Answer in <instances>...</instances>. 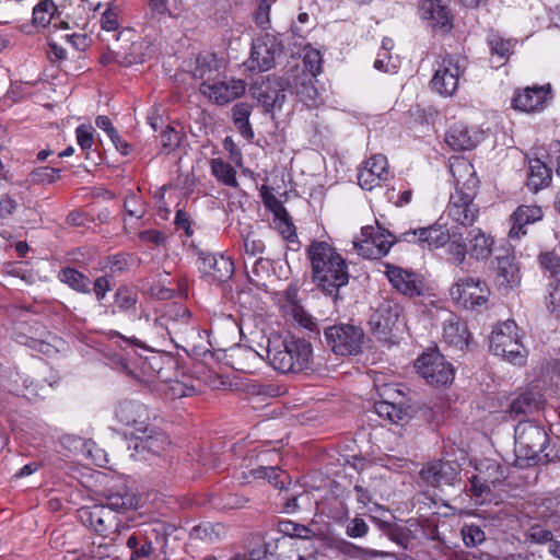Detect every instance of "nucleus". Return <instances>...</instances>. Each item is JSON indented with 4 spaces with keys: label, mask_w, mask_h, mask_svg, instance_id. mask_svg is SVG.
<instances>
[{
    "label": "nucleus",
    "mask_w": 560,
    "mask_h": 560,
    "mask_svg": "<svg viewBox=\"0 0 560 560\" xmlns=\"http://www.w3.org/2000/svg\"><path fill=\"white\" fill-rule=\"evenodd\" d=\"M160 138L162 150L170 153L179 145L182 141V133L173 127L166 126V128L161 132Z\"/></svg>",
    "instance_id": "50"
},
{
    "label": "nucleus",
    "mask_w": 560,
    "mask_h": 560,
    "mask_svg": "<svg viewBox=\"0 0 560 560\" xmlns=\"http://www.w3.org/2000/svg\"><path fill=\"white\" fill-rule=\"evenodd\" d=\"M211 173L219 182L226 186L237 187L238 185L236 171L230 163L221 159H213L211 161Z\"/></svg>",
    "instance_id": "42"
},
{
    "label": "nucleus",
    "mask_w": 560,
    "mask_h": 560,
    "mask_svg": "<svg viewBox=\"0 0 560 560\" xmlns=\"http://www.w3.org/2000/svg\"><path fill=\"white\" fill-rule=\"evenodd\" d=\"M60 170L55 167H37L27 175L31 185L51 184L59 178Z\"/></svg>",
    "instance_id": "43"
},
{
    "label": "nucleus",
    "mask_w": 560,
    "mask_h": 560,
    "mask_svg": "<svg viewBox=\"0 0 560 560\" xmlns=\"http://www.w3.org/2000/svg\"><path fill=\"white\" fill-rule=\"evenodd\" d=\"M460 466L456 462H434L420 470L421 478L430 486L441 488L459 481Z\"/></svg>",
    "instance_id": "16"
},
{
    "label": "nucleus",
    "mask_w": 560,
    "mask_h": 560,
    "mask_svg": "<svg viewBox=\"0 0 560 560\" xmlns=\"http://www.w3.org/2000/svg\"><path fill=\"white\" fill-rule=\"evenodd\" d=\"M112 290L110 278L107 276H102L95 279L93 291L97 301H103L107 294Z\"/></svg>",
    "instance_id": "62"
},
{
    "label": "nucleus",
    "mask_w": 560,
    "mask_h": 560,
    "mask_svg": "<svg viewBox=\"0 0 560 560\" xmlns=\"http://www.w3.org/2000/svg\"><path fill=\"white\" fill-rule=\"evenodd\" d=\"M402 314V306L394 300L383 301L370 318L374 334L380 338H387L397 326Z\"/></svg>",
    "instance_id": "14"
},
{
    "label": "nucleus",
    "mask_w": 560,
    "mask_h": 560,
    "mask_svg": "<svg viewBox=\"0 0 560 560\" xmlns=\"http://www.w3.org/2000/svg\"><path fill=\"white\" fill-rule=\"evenodd\" d=\"M315 75L312 72L301 71L288 82V86L296 93L300 100L306 104L315 102L318 92L314 85Z\"/></svg>",
    "instance_id": "32"
},
{
    "label": "nucleus",
    "mask_w": 560,
    "mask_h": 560,
    "mask_svg": "<svg viewBox=\"0 0 560 560\" xmlns=\"http://www.w3.org/2000/svg\"><path fill=\"white\" fill-rule=\"evenodd\" d=\"M369 526L361 517H354L347 523L346 534L351 538H360L368 534Z\"/></svg>",
    "instance_id": "57"
},
{
    "label": "nucleus",
    "mask_w": 560,
    "mask_h": 560,
    "mask_svg": "<svg viewBox=\"0 0 560 560\" xmlns=\"http://www.w3.org/2000/svg\"><path fill=\"white\" fill-rule=\"evenodd\" d=\"M222 68V59L214 54H205L197 57L191 73L195 79L201 80V83H212L220 78Z\"/></svg>",
    "instance_id": "27"
},
{
    "label": "nucleus",
    "mask_w": 560,
    "mask_h": 560,
    "mask_svg": "<svg viewBox=\"0 0 560 560\" xmlns=\"http://www.w3.org/2000/svg\"><path fill=\"white\" fill-rule=\"evenodd\" d=\"M514 260L515 257L510 254L497 257V276L500 285L512 287L518 282V266Z\"/></svg>",
    "instance_id": "33"
},
{
    "label": "nucleus",
    "mask_w": 560,
    "mask_h": 560,
    "mask_svg": "<svg viewBox=\"0 0 560 560\" xmlns=\"http://www.w3.org/2000/svg\"><path fill=\"white\" fill-rule=\"evenodd\" d=\"M276 224L283 238L291 243H299L294 224L290 221L289 214L284 208L276 213Z\"/></svg>",
    "instance_id": "45"
},
{
    "label": "nucleus",
    "mask_w": 560,
    "mask_h": 560,
    "mask_svg": "<svg viewBox=\"0 0 560 560\" xmlns=\"http://www.w3.org/2000/svg\"><path fill=\"white\" fill-rule=\"evenodd\" d=\"M375 411L381 418L400 425L408 423L411 419L408 408H404L400 405L387 400L376 402Z\"/></svg>",
    "instance_id": "35"
},
{
    "label": "nucleus",
    "mask_w": 560,
    "mask_h": 560,
    "mask_svg": "<svg viewBox=\"0 0 560 560\" xmlns=\"http://www.w3.org/2000/svg\"><path fill=\"white\" fill-rule=\"evenodd\" d=\"M80 517L85 526L91 527L96 533L107 536L110 532H116L118 522L105 505H94L91 509L80 510Z\"/></svg>",
    "instance_id": "20"
},
{
    "label": "nucleus",
    "mask_w": 560,
    "mask_h": 560,
    "mask_svg": "<svg viewBox=\"0 0 560 560\" xmlns=\"http://www.w3.org/2000/svg\"><path fill=\"white\" fill-rule=\"evenodd\" d=\"M102 505L108 508L110 513H121L135 508L137 505V498L128 491L113 492L112 490H107L105 502Z\"/></svg>",
    "instance_id": "38"
},
{
    "label": "nucleus",
    "mask_w": 560,
    "mask_h": 560,
    "mask_svg": "<svg viewBox=\"0 0 560 560\" xmlns=\"http://www.w3.org/2000/svg\"><path fill=\"white\" fill-rule=\"evenodd\" d=\"M463 541L467 547H477L485 541L486 535L480 526L470 524L462 528Z\"/></svg>",
    "instance_id": "47"
},
{
    "label": "nucleus",
    "mask_w": 560,
    "mask_h": 560,
    "mask_svg": "<svg viewBox=\"0 0 560 560\" xmlns=\"http://www.w3.org/2000/svg\"><path fill=\"white\" fill-rule=\"evenodd\" d=\"M544 217L542 209L534 205H522L511 215V229L509 236L512 240H518L524 236L527 231L526 226L540 221Z\"/></svg>",
    "instance_id": "22"
},
{
    "label": "nucleus",
    "mask_w": 560,
    "mask_h": 560,
    "mask_svg": "<svg viewBox=\"0 0 560 560\" xmlns=\"http://www.w3.org/2000/svg\"><path fill=\"white\" fill-rule=\"evenodd\" d=\"M453 230L444 231L441 225H431L428 228H421V242L422 247L439 248L444 246L447 242L453 243Z\"/></svg>",
    "instance_id": "36"
},
{
    "label": "nucleus",
    "mask_w": 560,
    "mask_h": 560,
    "mask_svg": "<svg viewBox=\"0 0 560 560\" xmlns=\"http://www.w3.org/2000/svg\"><path fill=\"white\" fill-rule=\"evenodd\" d=\"M551 182V171L540 160L536 159L529 162V171L527 176V186L533 191H538Z\"/></svg>",
    "instance_id": "34"
},
{
    "label": "nucleus",
    "mask_w": 560,
    "mask_h": 560,
    "mask_svg": "<svg viewBox=\"0 0 560 560\" xmlns=\"http://www.w3.org/2000/svg\"><path fill=\"white\" fill-rule=\"evenodd\" d=\"M463 71L454 58L446 56L435 69L431 80L433 91L443 96H451L458 88V80Z\"/></svg>",
    "instance_id": "15"
},
{
    "label": "nucleus",
    "mask_w": 560,
    "mask_h": 560,
    "mask_svg": "<svg viewBox=\"0 0 560 560\" xmlns=\"http://www.w3.org/2000/svg\"><path fill=\"white\" fill-rule=\"evenodd\" d=\"M514 438L517 466L528 467L548 464L551 460L548 454H541L549 442L544 428L532 421H521L515 427Z\"/></svg>",
    "instance_id": "4"
},
{
    "label": "nucleus",
    "mask_w": 560,
    "mask_h": 560,
    "mask_svg": "<svg viewBox=\"0 0 560 560\" xmlns=\"http://www.w3.org/2000/svg\"><path fill=\"white\" fill-rule=\"evenodd\" d=\"M138 304V292L135 288L127 284H121L114 294V302L110 308V314L117 313L135 314Z\"/></svg>",
    "instance_id": "30"
},
{
    "label": "nucleus",
    "mask_w": 560,
    "mask_h": 560,
    "mask_svg": "<svg viewBox=\"0 0 560 560\" xmlns=\"http://www.w3.org/2000/svg\"><path fill=\"white\" fill-rule=\"evenodd\" d=\"M245 254L254 258L265 250V243L260 240L255 232H248L244 238Z\"/></svg>",
    "instance_id": "52"
},
{
    "label": "nucleus",
    "mask_w": 560,
    "mask_h": 560,
    "mask_svg": "<svg viewBox=\"0 0 560 560\" xmlns=\"http://www.w3.org/2000/svg\"><path fill=\"white\" fill-rule=\"evenodd\" d=\"M450 172L454 178L455 194L451 195L446 214L460 226L453 230L465 231L472 225L478 215V209L474 203L478 178L474 166L464 159H456L450 165Z\"/></svg>",
    "instance_id": "2"
},
{
    "label": "nucleus",
    "mask_w": 560,
    "mask_h": 560,
    "mask_svg": "<svg viewBox=\"0 0 560 560\" xmlns=\"http://www.w3.org/2000/svg\"><path fill=\"white\" fill-rule=\"evenodd\" d=\"M452 236L453 243L447 250L451 260L457 266L464 262L467 254L476 259H486L491 255L493 240L481 229L453 230Z\"/></svg>",
    "instance_id": "5"
},
{
    "label": "nucleus",
    "mask_w": 560,
    "mask_h": 560,
    "mask_svg": "<svg viewBox=\"0 0 560 560\" xmlns=\"http://www.w3.org/2000/svg\"><path fill=\"white\" fill-rule=\"evenodd\" d=\"M517 326L513 320L499 325L491 334L490 350L512 363H522L525 354L524 347L516 332Z\"/></svg>",
    "instance_id": "8"
},
{
    "label": "nucleus",
    "mask_w": 560,
    "mask_h": 560,
    "mask_svg": "<svg viewBox=\"0 0 560 560\" xmlns=\"http://www.w3.org/2000/svg\"><path fill=\"white\" fill-rule=\"evenodd\" d=\"M282 54V44L278 36L266 33L252 43L250 57L246 61L249 70L268 71L276 65V59Z\"/></svg>",
    "instance_id": "9"
},
{
    "label": "nucleus",
    "mask_w": 560,
    "mask_h": 560,
    "mask_svg": "<svg viewBox=\"0 0 560 560\" xmlns=\"http://www.w3.org/2000/svg\"><path fill=\"white\" fill-rule=\"evenodd\" d=\"M136 451L138 453L148 452L152 455L160 456L166 448L167 436L155 427L148 425L147 433L137 436Z\"/></svg>",
    "instance_id": "29"
},
{
    "label": "nucleus",
    "mask_w": 560,
    "mask_h": 560,
    "mask_svg": "<svg viewBox=\"0 0 560 560\" xmlns=\"http://www.w3.org/2000/svg\"><path fill=\"white\" fill-rule=\"evenodd\" d=\"M293 318L301 327L308 329L310 331H318L316 320L312 315L305 312L303 307L296 305L294 306Z\"/></svg>",
    "instance_id": "54"
},
{
    "label": "nucleus",
    "mask_w": 560,
    "mask_h": 560,
    "mask_svg": "<svg viewBox=\"0 0 560 560\" xmlns=\"http://www.w3.org/2000/svg\"><path fill=\"white\" fill-rule=\"evenodd\" d=\"M150 14L152 19L161 21L172 15L168 8V0H149Z\"/></svg>",
    "instance_id": "58"
},
{
    "label": "nucleus",
    "mask_w": 560,
    "mask_h": 560,
    "mask_svg": "<svg viewBox=\"0 0 560 560\" xmlns=\"http://www.w3.org/2000/svg\"><path fill=\"white\" fill-rule=\"evenodd\" d=\"M159 362L160 360L155 355L150 359L140 358L136 362H130L121 355H116L113 359V368L135 380L141 381L143 378L153 377L154 375L160 377V370H156Z\"/></svg>",
    "instance_id": "17"
},
{
    "label": "nucleus",
    "mask_w": 560,
    "mask_h": 560,
    "mask_svg": "<svg viewBox=\"0 0 560 560\" xmlns=\"http://www.w3.org/2000/svg\"><path fill=\"white\" fill-rule=\"evenodd\" d=\"M386 276L392 285L404 295L418 296L422 293V282L413 271L388 265Z\"/></svg>",
    "instance_id": "21"
},
{
    "label": "nucleus",
    "mask_w": 560,
    "mask_h": 560,
    "mask_svg": "<svg viewBox=\"0 0 560 560\" xmlns=\"http://www.w3.org/2000/svg\"><path fill=\"white\" fill-rule=\"evenodd\" d=\"M270 365L281 373H300L311 368L313 349L303 338L279 336L268 339L266 348Z\"/></svg>",
    "instance_id": "3"
},
{
    "label": "nucleus",
    "mask_w": 560,
    "mask_h": 560,
    "mask_svg": "<svg viewBox=\"0 0 560 560\" xmlns=\"http://www.w3.org/2000/svg\"><path fill=\"white\" fill-rule=\"evenodd\" d=\"M136 532L143 538L148 547H152L156 552H165L168 540V526L161 521H153L140 526Z\"/></svg>",
    "instance_id": "25"
},
{
    "label": "nucleus",
    "mask_w": 560,
    "mask_h": 560,
    "mask_svg": "<svg viewBox=\"0 0 560 560\" xmlns=\"http://www.w3.org/2000/svg\"><path fill=\"white\" fill-rule=\"evenodd\" d=\"M372 226H365L362 229V234L369 236L361 244L354 242V246L359 254L369 258H378L386 255L392 245L396 242H407L418 244L422 246L420 233L421 228L416 230H409L401 233L398 237L394 236L390 232L377 229L376 233H373Z\"/></svg>",
    "instance_id": "6"
},
{
    "label": "nucleus",
    "mask_w": 560,
    "mask_h": 560,
    "mask_svg": "<svg viewBox=\"0 0 560 560\" xmlns=\"http://www.w3.org/2000/svg\"><path fill=\"white\" fill-rule=\"evenodd\" d=\"M194 534L208 541H217L225 535V527L220 523H203L194 528Z\"/></svg>",
    "instance_id": "44"
},
{
    "label": "nucleus",
    "mask_w": 560,
    "mask_h": 560,
    "mask_svg": "<svg viewBox=\"0 0 560 560\" xmlns=\"http://www.w3.org/2000/svg\"><path fill=\"white\" fill-rule=\"evenodd\" d=\"M540 267L551 277H560V257L555 252H541L538 256Z\"/></svg>",
    "instance_id": "48"
},
{
    "label": "nucleus",
    "mask_w": 560,
    "mask_h": 560,
    "mask_svg": "<svg viewBox=\"0 0 560 560\" xmlns=\"http://www.w3.org/2000/svg\"><path fill=\"white\" fill-rule=\"evenodd\" d=\"M340 550L352 558H359L362 560H366L369 558H375L382 556L381 551L374 549H366L362 547H358L352 542L343 541L340 546Z\"/></svg>",
    "instance_id": "49"
},
{
    "label": "nucleus",
    "mask_w": 560,
    "mask_h": 560,
    "mask_svg": "<svg viewBox=\"0 0 560 560\" xmlns=\"http://www.w3.org/2000/svg\"><path fill=\"white\" fill-rule=\"evenodd\" d=\"M58 278L61 282L68 284L71 289L80 292V293H90V279L78 271L74 268H63L59 271Z\"/></svg>",
    "instance_id": "40"
},
{
    "label": "nucleus",
    "mask_w": 560,
    "mask_h": 560,
    "mask_svg": "<svg viewBox=\"0 0 560 560\" xmlns=\"http://www.w3.org/2000/svg\"><path fill=\"white\" fill-rule=\"evenodd\" d=\"M548 308L551 313H556L558 317L560 316V280L551 284Z\"/></svg>",
    "instance_id": "64"
},
{
    "label": "nucleus",
    "mask_w": 560,
    "mask_h": 560,
    "mask_svg": "<svg viewBox=\"0 0 560 560\" xmlns=\"http://www.w3.org/2000/svg\"><path fill=\"white\" fill-rule=\"evenodd\" d=\"M246 84L240 79H217L212 83H200L199 91L217 105H225L244 94Z\"/></svg>",
    "instance_id": "12"
},
{
    "label": "nucleus",
    "mask_w": 560,
    "mask_h": 560,
    "mask_svg": "<svg viewBox=\"0 0 560 560\" xmlns=\"http://www.w3.org/2000/svg\"><path fill=\"white\" fill-rule=\"evenodd\" d=\"M419 11L422 19L431 22L432 28L443 32L451 30L452 23L448 11L440 0H421Z\"/></svg>",
    "instance_id": "26"
},
{
    "label": "nucleus",
    "mask_w": 560,
    "mask_h": 560,
    "mask_svg": "<svg viewBox=\"0 0 560 560\" xmlns=\"http://www.w3.org/2000/svg\"><path fill=\"white\" fill-rule=\"evenodd\" d=\"M470 492L471 494L479 499L482 498L485 494L490 493V488L486 480H482L479 476H472L470 479Z\"/></svg>",
    "instance_id": "63"
},
{
    "label": "nucleus",
    "mask_w": 560,
    "mask_h": 560,
    "mask_svg": "<svg viewBox=\"0 0 560 560\" xmlns=\"http://www.w3.org/2000/svg\"><path fill=\"white\" fill-rule=\"evenodd\" d=\"M480 140L477 131L469 130L463 124H455L445 135V142L455 151L470 150L476 147Z\"/></svg>",
    "instance_id": "28"
},
{
    "label": "nucleus",
    "mask_w": 560,
    "mask_h": 560,
    "mask_svg": "<svg viewBox=\"0 0 560 560\" xmlns=\"http://www.w3.org/2000/svg\"><path fill=\"white\" fill-rule=\"evenodd\" d=\"M58 11L52 0H42L33 9L32 22L36 27H46L56 19Z\"/></svg>",
    "instance_id": "41"
},
{
    "label": "nucleus",
    "mask_w": 560,
    "mask_h": 560,
    "mask_svg": "<svg viewBox=\"0 0 560 560\" xmlns=\"http://www.w3.org/2000/svg\"><path fill=\"white\" fill-rule=\"evenodd\" d=\"M324 336L327 347L337 355H357L362 352L365 334L360 326L353 324H336L326 327Z\"/></svg>",
    "instance_id": "7"
},
{
    "label": "nucleus",
    "mask_w": 560,
    "mask_h": 560,
    "mask_svg": "<svg viewBox=\"0 0 560 560\" xmlns=\"http://www.w3.org/2000/svg\"><path fill=\"white\" fill-rule=\"evenodd\" d=\"M534 408H536V399L533 394L523 393L511 401L509 412L511 415L518 416L526 413Z\"/></svg>",
    "instance_id": "46"
},
{
    "label": "nucleus",
    "mask_w": 560,
    "mask_h": 560,
    "mask_svg": "<svg viewBox=\"0 0 560 560\" xmlns=\"http://www.w3.org/2000/svg\"><path fill=\"white\" fill-rule=\"evenodd\" d=\"M102 28L108 32L116 31L119 26L118 8L110 4L101 18Z\"/></svg>",
    "instance_id": "55"
},
{
    "label": "nucleus",
    "mask_w": 560,
    "mask_h": 560,
    "mask_svg": "<svg viewBox=\"0 0 560 560\" xmlns=\"http://www.w3.org/2000/svg\"><path fill=\"white\" fill-rule=\"evenodd\" d=\"M550 85L526 88L522 92H515L513 107L523 112H535L544 107Z\"/></svg>",
    "instance_id": "23"
},
{
    "label": "nucleus",
    "mask_w": 560,
    "mask_h": 560,
    "mask_svg": "<svg viewBox=\"0 0 560 560\" xmlns=\"http://www.w3.org/2000/svg\"><path fill=\"white\" fill-rule=\"evenodd\" d=\"M125 211L128 215L140 219L143 215L141 201L136 195H130L124 203Z\"/></svg>",
    "instance_id": "61"
},
{
    "label": "nucleus",
    "mask_w": 560,
    "mask_h": 560,
    "mask_svg": "<svg viewBox=\"0 0 560 560\" xmlns=\"http://www.w3.org/2000/svg\"><path fill=\"white\" fill-rule=\"evenodd\" d=\"M16 376L19 380H14L15 385L12 388L16 395H22L27 398H30V396H39L38 390L36 388H32L33 381H30L27 377H22L19 374H16Z\"/></svg>",
    "instance_id": "59"
},
{
    "label": "nucleus",
    "mask_w": 560,
    "mask_h": 560,
    "mask_svg": "<svg viewBox=\"0 0 560 560\" xmlns=\"http://www.w3.org/2000/svg\"><path fill=\"white\" fill-rule=\"evenodd\" d=\"M514 44L515 43L512 39H503L495 35L489 39L491 52L504 59L512 54Z\"/></svg>",
    "instance_id": "51"
},
{
    "label": "nucleus",
    "mask_w": 560,
    "mask_h": 560,
    "mask_svg": "<svg viewBox=\"0 0 560 560\" xmlns=\"http://www.w3.org/2000/svg\"><path fill=\"white\" fill-rule=\"evenodd\" d=\"M307 257L313 283L324 294L337 300L340 289L348 284L350 278L346 259L323 241H313L308 245Z\"/></svg>",
    "instance_id": "1"
},
{
    "label": "nucleus",
    "mask_w": 560,
    "mask_h": 560,
    "mask_svg": "<svg viewBox=\"0 0 560 560\" xmlns=\"http://www.w3.org/2000/svg\"><path fill=\"white\" fill-rule=\"evenodd\" d=\"M19 205L18 201L4 194L0 196V219H9L16 211Z\"/></svg>",
    "instance_id": "60"
},
{
    "label": "nucleus",
    "mask_w": 560,
    "mask_h": 560,
    "mask_svg": "<svg viewBox=\"0 0 560 560\" xmlns=\"http://www.w3.org/2000/svg\"><path fill=\"white\" fill-rule=\"evenodd\" d=\"M388 175L387 158L383 154H375L365 161L364 166L359 170L358 183L361 188L372 190Z\"/></svg>",
    "instance_id": "19"
},
{
    "label": "nucleus",
    "mask_w": 560,
    "mask_h": 560,
    "mask_svg": "<svg viewBox=\"0 0 560 560\" xmlns=\"http://www.w3.org/2000/svg\"><path fill=\"white\" fill-rule=\"evenodd\" d=\"M253 94L267 112L276 107H281L285 101L284 90L279 83L260 85Z\"/></svg>",
    "instance_id": "31"
},
{
    "label": "nucleus",
    "mask_w": 560,
    "mask_h": 560,
    "mask_svg": "<svg viewBox=\"0 0 560 560\" xmlns=\"http://www.w3.org/2000/svg\"><path fill=\"white\" fill-rule=\"evenodd\" d=\"M126 545L131 550L130 560H155L158 558V552L152 547H148L136 530L128 537Z\"/></svg>",
    "instance_id": "39"
},
{
    "label": "nucleus",
    "mask_w": 560,
    "mask_h": 560,
    "mask_svg": "<svg viewBox=\"0 0 560 560\" xmlns=\"http://www.w3.org/2000/svg\"><path fill=\"white\" fill-rule=\"evenodd\" d=\"M198 270L208 281L223 282L234 273V264L231 258L206 252L198 253Z\"/></svg>",
    "instance_id": "13"
},
{
    "label": "nucleus",
    "mask_w": 560,
    "mask_h": 560,
    "mask_svg": "<svg viewBox=\"0 0 560 560\" xmlns=\"http://www.w3.org/2000/svg\"><path fill=\"white\" fill-rule=\"evenodd\" d=\"M116 417L125 425L132 427L139 433H147L150 424V415L148 408L139 402L126 400L118 405Z\"/></svg>",
    "instance_id": "18"
},
{
    "label": "nucleus",
    "mask_w": 560,
    "mask_h": 560,
    "mask_svg": "<svg viewBox=\"0 0 560 560\" xmlns=\"http://www.w3.org/2000/svg\"><path fill=\"white\" fill-rule=\"evenodd\" d=\"M77 141L83 151L91 150L94 143V128L88 125H80L75 129Z\"/></svg>",
    "instance_id": "53"
},
{
    "label": "nucleus",
    "mask_w": 560,
    "mask_h": 560,
    "mask_svg": "<svg viewBox=\"0 0 560 560\" xmlns=\"http://www.w3.org/2000/svg\"><path fill=\"white\" fill-rule=\"evenodd\" d=\"M469 331L465 322L451 315L443 325V340L457 351H464L469 345Z\"/></svg>",
    "instance_id": "24"
},
{
    "label": "nucleus",
    "mask_w": 560,
    "mask_h": 560,
    "mask_svg": "<svg viewBox=\"0 0 560 560\" xmlns=\"http://www.w3.org/2000/svg\"><path fill=\"white\" fill-rule=\"evenodd\" d=\"M253 106L246 102L236 103L232 108V118L240 133L247 140L254 138V130L249 124Z\"/></svg>",
    "instance_id": "37"
},
{
    "label": "nucleus",
    "mask_w": 560,
    "mask_h": 560,
    "mask_svg": "<svg viewBox=\"0 0 560 560\" xmlns=\"http://www.w3.org/2000/svg\"><path fill=\"white\" fill-rule=\"evenodd\" d=\"M418 373L428 384L440 386L447 385L454 378V369L438 351L424 352L416 361Z\"/></svg>",
    "instance_id": "10"
},
{
    "label": "nucleus",
    "mask_w": 560,
    "mask_h": 560,
    "mask_svg": "<svg viewBox=\"0 0 560 560\" xmlns=\"http://www.w3.org/2000/svg\"><path fill=\"white\" fill-rule=\"evenodd\" d=\"M528 537L536 544H547L548 546L550 541L556 540L553 539V533L541 525H533L528 530Z\"/></svg>",
    "instance_id": "56"
},
{
    "label": "nucleus",
    "mask_w": 560,
    "mask_h": 560,
    "mask_svg": "<svg viewBox=\"0 0 560 560\" xmlns=\"http://www.w3.org/2000/svg\"><path fill=\"white\" fill-rule=\"evenodd\" d=\"M452 300L465 308L474 310L486 304L490 290L479 278L465 277L458 279L450 290Z\"/></svg>",
    "instance_id": "11"
}]
</instances>
